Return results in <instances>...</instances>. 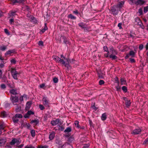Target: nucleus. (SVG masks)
<instances>
[{
    "mask_svg": "<svg viewBox=\"0 0 148 148\" xmlns=\"http://www.w3.org/2000/svg\"><path fill=\"white\" fill-rule=\"evenodd\" d=\"M31 123H34L35 125H37L39 123V121L38 120H35L31 121Z\"/></svg>",
    "mask_w": 148,
    "mask_h": 148,
    "instance_id": "nucleus-24",
    "label": "nucleus"
},
{
    "mask_svg": "<svg viewBox=\"0 0 148 148\" xmlns=\"http://www.w3.org/2000/svg\"><path fill=\"white\" fill-rule=\"evenodd\" d=\"M27 113L29 115L31 114H34V113L31 110L27 112Z\"/></svg>",
    "mask_w": 148,
    "mask_h": 148,
    "instance_id": "nucleus-35",
    "label": "nucleus"
},
{
    "mask_svg": "<svg viewBox=\"0 0 148 148\" xmlns=\"http://www.w3.org/2000/svg\"><path fill=\"white\" fill-rule=\"evenodd\" d=\"M31 103L29 102H27V103L25 109L26 110H28L29 109V108L30 107Z\"/></svg>",
    "mask_w": 148,
    "mask_h": 148,
    "instance_id": "nucleus-18",
    "label": "nucleus"
},
{
    "mask_svg": "<svg viewBox=\"0 0 148 148\" xmlns=\"http://www.w3.org/2000/svg\"><path fill=\"white\" fill-rule=\"evenodd\" d=\"M55 133L54 132H52L49 134V138L50 140L53 139L55 136Z\"/></svg>",
    "mask_w": 148,
    "mask_h": 148,
    "instance_id": "nucleus-13",
    "label": "nucleus"
},
{
    "mask_svg": "<svg viewBox=\"0 0 148 148\" xmlns=\"http://www.w3.org/2000/svg\"><path fill=\"white\" fill-rule=\"evenodd\" d=\"M79 25L82 27L83 28L84 27V25L82 23H80L79 24Z\"/></svg>",
    "mask_w": 148,
    "mask_h": 148,
    "instance_id": "nucleus-43",
    "label": "nucleus"
},
{
    "mask_svg": "<svg viewBox=\"0 0 148 148\" xmlns=\"http://www.w3.org/2000/svg\"><path fill=\"white\" fill-rule=\"evenodd\" d=\"M144 3V2L142 0H138L135 2L136 5H142Z\"/></svg>",
    "mask_w": 148,
    "mask_h": 148,
    "instance_id": "nucleus-12",
    "label": "nucleus"
},
{
    "mask_svg": "<svg viewBox=\"0 0 148 148\" xmlns=\"http://www.w3.org/2000/svg\"><path fill=\"white\" fill-rule=\"evenodd\" d=\"M143 45L142 44H141V45H140L139 47V48L140 50H141L143 49Z\"/></svg>",
    "mask_w": 148,
    "mask_h": 148,
    "instance_id": "nucleus-48",
    "label": "nucleus"
},
{
    "mask_svg": "<svg viewBox=\"0 0 148 148\" xmlns=\"http://www.w3.org/2000/svg\"><path fill=\"white\" fill-rule=\"evenodd\" d=\"M62 38L64 39V42L67 44V42H68L66 40H65L66 39V38H65L64 37H62Z\"/></svg>",
    "mask_w": 148,
    "mask_h": 148,
    "instance_id": "nucleus-56",
    "label": "nucleus"
},
{
    "mask_svg": "<svg viewBox=\"0 0 148 148\" xmlns=\"http://www.w3.org/2000/svg\"><path fill=\"white\" fill-rule=\"evenodd\" d=\"M138 12L139 14L140 15H141L142 14L143 12L142 9L141 8L139 9Z\"/></svg>",
    "mask_w": 148,
    "mask_h": 148,
    "instance_id": "nucleus-39",
    "label": "nucleus"
},
{
    "mask_svg": "<svg viewBox=\"0 0 148 148\" xmlns=\"http://www.w3.org/2000/svg\"><path fill=\"white\" fill-rule=\"evenodd\" d=\"M38 45L40 46H43V42L42 41H39L38 43Z\"/></svg>",
    "mask_w": 148,
    "mask_h": 148,
    "instance_id": "nucleus-45",
    "label": "nucleus"
},
{
    "mask_svg": "<svg viewBox=\"0 0 148 148\" xmlns=\"http://www.w3.org/2000/svg\"><path fill=\"white\" fill-rule=\"evenodd\" d=\"M146 48L147 50L148 49V42L146 44Z\"/></svg>",
    "mask_w": 148,
    "mask_h": 148,
    "instance_id": "nucleus-64",
    "label": "nucleus"
},
{
    "mask_svg": "<svg viewBox=\"0 0 148 148\" xmlns=\"http://www.w3.org/2000/svg\"><path fill=\"white\" fill-rule=\"evenodd\" d=\"M31 133L32 136L34 137L35 135V132L34 130H31Z\"/></svg>",
    "mask_w": 148,
    "mask_h": 148,
    "instance_id": "nucleus-28",
    "label": "nucleus"
},
{
    "mask_svg": "<svg viewBox=\"0 0 148 148\" xmlns=\"http://www.w3.org/2000/svg\"><path fill=\"white\" fill-rule=\"evenodd\" d=\"M89 147V146L87 145H85L84 147H82V148H88Z\"/></svg>",
    "mask_w": 148,
    "mask_h": 148,
    "instance_id": "nucleus-61",
    "label": "nucleus"
},
{
    "mask_svg": "<svg viewBox=\"0 0 148 148\" xmlns=\"http://www.w3.org/2000/svg\"><path fill=\"white\" fill-rule=\"evenodd\" d=\"M118 8L116 6H113L111 9V12L114 15H116L118 14Z\"/></svg>",
    "mask_w": 148,
    "mask_h": 148,
    "instance_id": "nucleus-5",
    "label": "nucleus"
},
{
    "mask_svg": "<svg viewBox=\"0 0 148 148\" xmlns=\"http://www.w3.org/2000/svg\"><path fill=\"white\" fill-rule=\"evenodd\" d=\"M103 49L104 51L106 52H107L108 51V49L106 46H105L103 47Z\"/></svg>",
    "mask_w": 148,
    "mask_h": 148,
    "instance_id": "nucleus-47",
    "label": "nucleus"
},
{
    "mask_svg": "<svg viewBox=\"0 0 148 148\" xmlns=\"http://www.w3.org/2000/svg\"><path fill=\"white\" fill-rule=\"evenodd\" d=\"M74 124L76 127H77L78 128H79L80 127L79 125V122L78 121H75L74 123Z\"/></svg>",
    "mask_w": 148,
    "mask_h": 148,
    "instance_id": "nucleus-26",
    "label": "nucleus"
},
{
    "mask_svg": "<svg viewBox=\"0 0 148 148\" xmlns=\"http://www.w3.org/2000/svg\"><path fill=\"white\" fill-rule=\"evenodd\" d=\"M125 103L127 106H129L131 104V102L130 100H127Z\"/></svg>",
    "mask_w": 148,
    "mask_h": 148,
    "instance_id": "nucleus-32",
    "label": "nucleus"
},
{
    "mask_svg": "<svg viewBox=\"0 0 148 148\" xmlns=\"http://www.w3.org/2000/svg\"><path fill=\"white\" fill-rule=\"evenodd\" d=\"M92 108L93 109L95 110H96L97 109V108H96V107L94 106H92Z\"/></svg>",
    "mask_w": 148,
    "mask_h": 148,
    "instance_id": "nucleus-60",
    "label": "nucleus"
},
{
    "mask_svg": "<svg viewBox=\"0 0 148 148\" xmlns=\"http://www.w3.org/2000/svg\"><path fill=\"white\" fill-rule=\"evenodd\" d=\"M10 99H11L12 103L14 105H16V103L18 101V98L16 96L14 97L11 96Z\"/></svg>",
    "mask_w": 148,
    "mask_h": 148,
    "instance_id": "nucleus-7",
    "label": "nucleus"
},
{
    "mask_svg": "<svg viewBox=\"0 0 148 148\" xmlns=\"http://www.w3.org/2000/svg\"><path fill=\"white\" fill-rule=\"evenodd\" d=\"M53 58L56 62H60L62 64H64L65 66L68 67L69 65L67 64H65V62L62 59H61L60 58L55 56H53Z\"/></svg>",
    "mask_w": 148,
    "mask_h": 148,
    "instance_id": "nucleus-1",
    "label": "nucleus"
},
{
    "mask_svg": "<svg viewBox=\"0 0 148 148\" xmlns=\"http://www.w3.org/2000/svg\"><path fill=\"white\" fill-rule=\"evenodd\" d=\"M143 143L144 144H147L148 143V138H147L144 141Z\"/></svg>",
    "mask_w": 148,
    "mask_h": 148,
    "instance_id": "nucleus-49",
    "label": "nucleus"
},
{
    "mask_svg": "<svg viewBox=\"0 0 148 148\" xmlns=\"http://www.w3.org/2000/svg\"><path fill=\"white\" fill-rule=\"evenodd\" d=\"M21 142V141L19 139L14 138L12 139L10 144L11 145H13L16 143L17 145L20 144Z\"/></svg>",
    "mask_w": 148,
    "mask_h": 148,
    "instance_id": "nucleus-3",
    "label": "nucleus"
},
{
    "mask_svg": "<svg viewBox=\"0 0 148 148\" xmlns=\"http://www.w3.org/2000/svg\"><path fill=\"white\" fill-rule=\"evenodd\" d=\"M26 97V95H24L23 96L21 97L20 98V100L21 101H22L23 99V97Z\"/></svg>",
    "mask_w": 148,
    "mask_h": 148,
    "instance_id": "nucleus-51",
    "label": "nucleus"
},
{
    "mask_svg": "<svg viewBox=\"0 0 148 148\" xmlns=\"http://www.w3.org/2000/svg\"><path fill=\"white\" fill-rule=\"evenodd\" d=\"M111 50L112 51V54L110 56V58H112L113 60L116 59L117 57L115 55L117 54V53L114 50L110 49V50Z\"/></svg>",
    "mask_w": 148,
    "mask_h": 148,
    "instance_id": "nucleus-4",
    "label": "nucleus"
},
{
    "mask_svg": "<svg viewBox=\"0 0 148 148\" xmlns=\"http://www.w3.org/2000/svg\"><path fill=\"white\" fill-rule=\"evenodd\" d=\"M45 86V84H42L40 85V86L41 88H44Z\"/></svg>",
    "mask_w": 148,
    "mask_h": 148,
    "instance_id": "nucleus-52",
    "label": "nucleus"
},
{
    "mask_svg": "<svg viewBox=\"0 0 148 148\" xmlns=\"http://www.w3.org/2000/svg\"><path fill=\"white\" fill-rule=\"evenodd\" d=\"M148 11V6L145 7L144 9V11L145 13L147 12Z\"/></svg>",
    "mask_w": 148,
    "mask_h": 148,
    "instance_id": "nucleus-33",
    "label": "nucleus"
},
{
    "mask_svg": "<svg viewBox=\"0 0 148 148\" xmlns=\"http://www.w3.org/2000/svg\"><path fill=\"white\" fill-rule=\"evenodd\" d=\"M47 29L48 28L46 26V24L45 23V27L44 28L41 30V32H40V34H43L46 30H47Z\"/></svg>",
    "mask_w": 148,
    "mask_h": 148,
    "instance_id": "nucleus-17",
    "label": "nucleus"
},
{
    "mask_svg": "<svg viewBox=\"0 0 148 148\" xmlns=\"http://www.w3.org/2000/svg\"><path fill=\"white\" fill-rule=\"evenodd\" d=\"M12 75L13 78L15 79H17V75L18 73L15 70L13 69L11 71Z\"/></svg>",
    "mask_w": 148,
    "mask_h": 148,
    "instance_id": "nucleus-6",
    "label": "nucleus"
},
{
    "mask_svg": "<svg viewBox=\"0 0 148 148\" xmlns=\"http://www.w3.org/2000/svg\"><path fill=\"white\" fill-rule=\"evenodd\" d=\"M6 142L5 139H0V146H3Z\"/></svg>",
    "mask_w": 148,
    "mask_h": 148,
    "instance_id": "nucleus-16",
    "label": "nucleus"
},
{
    "mask_svg": "<svg viewBox=\"0 0 148 148\" xmlns=\"http://www.w3.org/2000/svg\"><path fill=\"white\" fill-rule=\"evenodd\" d=\"M121 84L122 85L126 84V81L123 78H121Z\"/></svg>",
    "mask_w": 148,
    "mask_h": 148,
    "instance_id": "nucleus-27",
    "label": "nucleus"
},
{
    "mask_svg": "<svg viewBox=\"0 0 148 148\" xmlns=\"http://www.w3.org/2000/svg\"><path fill=\"white\" fill-rule=\"evenodd\" d=\"M116 89L117 91H118L120 90V88L119 86H117L116 87Z\"/></svg>",
    "mask_w": 148,
    "mask_h": 148,
    "instance_id": "nucleus-62",
    "label": "nucleus"
},
{
    "mask_svg": "<svg viewBox=\"0 0 148 148\" xmlns=\"http://www.w3.org/2000/svg\"><path fill=\"white\" fill-rule=\"evenodd\" d=\"M59 129L61 131H62L64 130V128L60 126L59 127Z\"/></svg>",
    "mask_w": 148,
    "mask_h": 148,
    "instance_id": "nucleus-63",
    "label": "nucleus"
},
{
    "mask_svg": "<svg viewBox=\"0 0 148 148\" xmlns=\"http://www.w3.org/2000/svg\"><path fill=\"white\" fill-rule=\"evenodd\" d=\"M11 62L12 64H14L16 63V61L14 59H12L11 60Z\"/></svg>",
    "mask_w": 148,
    "mask_h": 148,
    "instance_id": "nucleus-50",
    "label": "nucleus"
},
{
    "mask_svg": "<svg viewBox=\"0 0 148 148\" xmlns=\"http://www.w3.org/2000/svg\"><path fill=\"white\" fill-rule=\"evenodd\" d=\"M7 48V46L3 45L0 47V50L4 51H5Z\"/></svg>",
    "mask_w": 148,
    "mask_h": 148,
    "instance_id": "nucleus-25",
    "label": "nucleus"
},
{
    "mask_svg": "<svg viewBox=\"0 0 148 148\" xmlns=\"http://www.w3.org/2000/svg\"><path fill=\"white\" fill-rule=\"evenodd\" d=\"M4 32H5V33L6 34L8 35H10V34L9 32L7 29H4Z\"/></svg>",
    "mask_w": 148,
    "mask_h": 148,
    "instance_id": "nucleus-38",
    "label": "nucleus"
},
{
    "mask_svg": "<svg viewBox=\"0 0 148 148\" xmlns=\"http://www.w3.org/2000/svg\"><path fill=\"white\" fill-rule=\"evenodd\" d=\"M58 79L57 78L55 77L53 79V82L55 83H57L58 82Z\"/></svg>",
    "mask_w": 148,
    "mask_h": 148,
    "instance_id": "nucleus-40",
    "label": "nucleus"
},
{
    "mask_svg": "<svg viewBox=\"0 0 148 148\" xmlns=\"http://www.w3.org/2000/svg\"><path fill=\"white\" fill-rule=\"evenodd\" d=\"M22 115L21 114H16L15 116V118H21L22 117Z\"/></svg>",
    "mask_w": 148,
    "mask_h": 148,
    "instance_id": "nucleus-30",
    "label": "nucleus"
},
{
    "mask_svg": "<svg viewBox=\"0 0 148 148\" xmlns=\"http://www.w3.org/2000/svg\"><path fill=\"white\" fill-rule=\"evenodd\" d=\"M10 92L11 94L13 95H16L17 94L16 90L14 89H12L11 90H10Z\"/></svg>",
    "mask_w": 148,
    "mask_h": 148,
    "instance_id": "nucleus-19",
    "label": "nucleus"
},
{
    "mask_svg": "<svg viewBox=\"0 0 148 148\" xmlns=\"http://www.w3.org/2000/svg\"><path fill=\"white\" fill-rule=\"evenodd\" d=\"M1 88L3 89L5 88V85L3 84H1Z\"/></svg>",
    "mask_w": 148,
    "mask_h": 148,
    "instance_id": "nucleus-53",
    "label": "nucleus"
},
{
    "mask_svg": "<svg viewBox=\"0 0 148 148\" xmlns=\"http://www.w3.org/2000/svg\"><path fill=\"white\" fill-rule=\"evenodd\" d=\"M141 130L139 128H138L134 130L132 132V133L134 134H140Z\"/></svg>",
    "mask_w": 148,
    "mask_h": 148,
    "instance_id": "nucleus-9",
    "label": "nucleus"
},
{
    "mask_svg": "<svg viewBox=\"0 0 148 148\" xmlns=\"http://www.w3.org/2000/svg\"><path fill=\"white\" fill-rule=\"evenodd\" d=\"M0 115L2 117H5L7 116V114L5 111H3L1 112Z\"/></svg>",
    "mask_w": 148,
    "mask_h": 148,
    "instance_id": "nucleus-15",
    "label": "nucleus"
},
{
    "mask_svg": "<svg viewBox=\"0 0 148 148\" xmlns=\"http://www.w3.org/2000/svg\"><path fill=\"white\" fill-rule=\"evenodd\" d=\"M61 58H64V59H65L67 62V63H66V64H68L69 65V66H68V67H67V68H69V67H70L69 66V64L70 63H74V60H70L68 58H67V59H66L65 58V57L64 56L62 55L61 56Z\"/></svg>",
    "mask_w": 148,
    "mask_h": 148,
    "instance_id": "nucleus-8",
    "label": "nucleus"
},
{
    "mask_svg": "<svg viewBox=\"0 0 148 148\" xmlns=\"http://www.w3.org/2000/svg\"><path fill=\"white\" fill-rule=\"evenodd\" d=\"M130 61L132 63L134 62H135L134 60L132 58H130Z\"/></svg>",
    "mask_w": 148,
    "mask_h": 148,
    "instance_id": "nucleus-58",
    "label": "nucleus"
},
{
    "mask_svg": "<svg viewBox=\"0 0 148 148\" xmlns=\"http://www.w3.org/2000/svg\"><path fill=\"white\" fill-rule=\"evenodd\" d=\"M123 4L124 3L123 2H119V4L116 6L117 7V8L118 9H119L122 7Z\"/></svg>",
    "mask_w": 148,
    "mask_h": 148,
    "instance_id": "nucleus-21",
    "label": "nucleus"
},
{
    "mask_svg": "<svg viewBox=\"0 0 148 148\" xmlns=\"http://www.w3.org/2000/svg\"><path fill=\"white\" fill-rule=\"evenodd\" d=\"M122 23H119L118 24V26L119 27L120 29H121L122 28Z\"/></svg>",
    "mask_w": 148,
    "mask_h": 148,
    "instance_id": "nucleus-54",
    "label": "nucleus"
},
{
    "mask_svg": "<svg viewBox=\"0 0 148 148\" xmlns=\"http://www.w3.org/2000/svg\"><path fill=\"white\" fill-rule=\"evenodd\" d=\"M15 12H12L10 13V16H14L15 15Z\"/></svg>",
    "mask_w": 148,
    "mask_h": 148,
    "instance_id": "nucleus-42",
    "label": "nucleus"
},
{
    "mask_svg": "<svg viewBox=\"0 0 148 148\" xmlns=\"http://www.w3.org/2000/svg\"><path fill=\"white\" fill-rule=\"evenodd\" d=\"M59 122V120L58 119H56L52 121L51 122V124L53 126H54L57 124Z\"/></svg>",
    "mask_w": 148,
    "mask_h": 148,
    "instance_id": "nucleus-10",
    "label": "nucleus"
},
{
    "mask_svg": "<svg viewBox=\"0 0 148 148\" xmlns=\"http://www.w3.org/2000/svg\"><path fill=\"white\" fill-rule=\"evenodd\" d=\"M73 13H74V14H78V12L77 10H76L75 11H73Z\"/></svg>",
    "mask_w": 148,
    "mask_h": 148,
    "instance_id": "nucleus-59",
    "label": "nucleus"
},
{
    "mask_svg": "<svg viewBox=\"0 0 148 148\" xmlns=\"http://www.w3.org/2000/svg\"><path fill=\"white\" fill-rule=\"evenodd\" d=\"M13 50H9L7 51L6 53H5V55H8L10 54L11 53H12L13 52Z\"/></svg>",
    "mask_w": 148,
    "mask_h": 148,
    "instance_id": "nucleus-31",
    "label": "nucleus"
},
{
    "mask_svg": "<svg viewBox=\"0 0 148 148\" xmlns=\"http://www.w3.org/2000/svg\"><path fill=\"white\" fill-rule=\"evenodd\" d=\"M99 84L101 85L104 83V81L103 80H100L99 82Z\"/></svg>",
    "mask_w": 148,
    "mask_h": 148,
    "instance_id": "nucleus-44",
    "label": "nucleus"
},
{
    "mask_svg": "<svg viewBox=\"0 0 148 148\" xmlns=\"http://www.w3.org/2000/svg\"><path fill=\"white\" fill-rule=\"evenodd\" d=\"M38 148H47V147L46 146H39Z\"/></svg>",
    "mask_w": 148,
    "mask_h": 148,
    "instance_id": "nucleus-55",
    "label": "nucleus"
},
{
    "mask_svg": "<svg viewBox=\"0 0 148 148\" xmlns=\"http://www.w3.org/2000/svg\"><path fill=\"white\" fill-rule=\"evenodd\" d=\"M68 17L69 18H70L71 19H75L76 18V17L75 16H73L71 14H70L68 16Z\"/></svg>",
    "mask_w": 148,
    "mask_h": 148,
    "instance_id": "nucleus-29",
    "label": "nucleus"
},
{
    "mask_svg": "<svg viewBox=\"0 0 148 148\" xmlns=\"http://www.w3.org/2000/svg\"><path fill=\"white\" fill-rule=\"evenodd\" d=\"M14 19L13 18L10 19V24H14Z\"/></svg>",
    "mask_w": 148,
    "mask_h": 148,
    "instance_id": "nucleus-41",
    "label": "nucleus"
},
{
    "mask_svg": "<svg viewBox=\"0 0 148 148\" xmlns=\"http://www.w3.org/2000/svg\"><path fill=\"white\" fill-rule=\"evenodd\" d=\"M39 107L40 109L43 110L45 109L44 106L40 104L39 105Z\"/></svg>",
    "mask_w": 148,
    "mask_h": 148,
    "instance_id": "nucleus-36",
    "label": "nucleus"
},
{
    "mask_svg": "<svg viewBox=\"0 0 148 148\" xmlns=\"http://www.w3.org/2000/svg\"><path fill=\"white\" fill-rule=\"evenodd\" d=\"M71 128L70 127H67L66 129L64 131L65 133H68L70 132L71 131Z\"/></svg>",
    "mask_w": 148,
    "mask_h": 148,
    "instance_id": "nucleus-23",
    "label": "nucleus"
},
{
    "mask_svg": "<svg viewBox=\"0 0 148 148\" xmlns=\"http://www.w3.org/2000/svg\"><path fill=\"white\" fill-rule=\"evenodd\" d=\"M42 101L43 104L45 107H49V101L47 97H43L42 99Z\"/></svg>",
    "mask_w": 148,
    "mask_h": 148,
    "instance_id": "nucleus-2",
    "label": "nucleus"
},
{
    "mask_svg": "<svg viewBox=\"0 0 148 148\" xmlns=\"http://www.w3.org/2000/svg\"><path fill=\"white\" fill-rule=\"evenodd\" d=\"M98 76L99 77L102 78L103 77L104 75L103 73H101L100 71H99L98 72Z\"/></svg>",
    "mask_w": 148,
    "mask_h": 148,
    "instance_id": "nucleus-20",
    "label": "nucleus"
},
{
    "mask_svg": "<svg viewBox=\"0 0 148 148\" xmlns=\"http://www.w3.org/2000/svg\"><path fill=\"white\" fill-rule=\"evenodd\" d=\"M5 126L3 124H1L0 125V129H1L2 130H4V128Z\"/></svg>",
    "mask_w": 148,
    "mask_h": 148,
    "instance_id": "nucleus-37",
    "label": "nucleus"
},
{
    "mask_svg": "<svg viewBox=\"0 0 148 148\" xmlns=\"http://www.w3.org/2000/svg\"><path fill=\"white\" fill-rule=\"evenodd\" d=\"M135 55V53L133 51H131L130 52L129 54L127 55L125 57L126 59L129 56H131L132 57H133Z\"/></svg>",
    "mask_w": 148,
    "mask_h": 148,
    "instance_id": "nucleus-14",
    "label": "nucleus"
},
{
    "mask_svg": "<svg viewBox=\"0 0 148 148\" xmlns=\"http://www.w3.org/2000/svg\"><path fill=\"white\" fill-rule=\"evenodd\" d=\"M107 118L106 115V113H103L101 117V119L102 120L104 121Z\"/></svg>",
    "mask_w": 148,
    "mask_h": 148,
    "instance_id": "nucleus-22",
    "label": "nucleus"
},
{
    "mask_svg": "<svg viewBox=\"0 0 148 148\" xmlns=\"http://www.w3.org/2000/svg\"><path fill=\"white\" fill-rule=\"evenodd\" d=\"M29 115L28 113H27L26 114H25V115L24 116V117L25 118H28L29 116Z\"/></svg>",
    "mask_w": 148,
    "mask_h": 148,
    "instance_id": "nucleus-57",
    "label": "nucleus"
},
{
    "mask_svg": "<svg viewBox=\"0 0 148 148\" xmlns=\"http://www.w3.org/2000/svg\"><path fill=\"white\" fill-rule=\"evenodd\" d=\"M25 1L26 0H12V1L13 3H21L25 2Z\"/></svg>",
    "mask_w": 148,
    "mask_h": 148,
    "instance_id": "nucleus-11",
    "label": "nucleus"
},
{
    "mask_svg": "<svg viewBox=\"0 0 148 148\" xmlns=\"http://www.w3.org/2000/svg\"><path fill=\"white\" fill-rule=\"evenodd\" d=\"M25 148H34V147L32 145H27L26 146Z\"/></svg>",
    "mask_w": 148,
    "mask_h": 148,
    "instance_id": "nucleus-46",
    "label": "nucleus"
},
{
    "mask_svg": "<svg viewBox=\"0 0 148 148\" xmlns=\"http://www.w3.org/2000/svg\"><path fill=\"white\" fill-rule=\"evenodd\" d=\"M122 89L125 92H126L127 91V88L125 86H123Z\"/></svg>",
    "mask_w": 148,
    "mask_h": 148,
    "instance_id": "nucleus-34",
    "label": "nucleus"
}]
</instances>
